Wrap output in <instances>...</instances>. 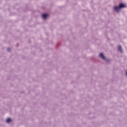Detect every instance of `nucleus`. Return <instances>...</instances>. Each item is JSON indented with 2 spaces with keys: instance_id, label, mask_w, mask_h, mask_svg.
<instances>
[{
  "instance_id": "nucleus-5",
  "label": "nucleus",
  "mask_w": 127,
  "mask_h": 127,
  "mask_svg": "<svg viewBox=\"0 0 127 127\" xmlns=\"http://www.w3.org/2000/svg\"><path fill=\"white\" fill-rule=\"evenodd\" d=\"M118 51H119L120 52H123V51L122 50V46H118Z\"/></svg>"
},
{
  "instance_id": "nucleus-1",
  "label": "nucleus",
  "mask_w": 127,
  "mask_h": 127,
  "mask_svg": "<svg viewBox=\"0 0 127 127\" xmlns=\"http://www.w3.org/2000/svg\"><path fill=\"white\" fill-rule=\"evenodd\" d=\"M123 7H126V5L123 3H120L119 6H115L114 7V9L115 10H116V11H119Z\"/></svg>"
},
{
  "instance_id": "nucleus-2",
  "label": "nucleus",
  "mask_w": 127,
  "mask_h": 127,
  "mask_svg": "<svg viewBox=\"0 0 127 127\" xmlns=\"http://www.w3.org/2000/svg\"><path fill=\"white\" fill-rule=\"evenodd\" d=\"M100 57H101V58L102 59H103V60H105V57L104 56V55L103 54V53H100L99 55Z\"/></svg>"
},
{
  "instance_id": "nucleus-6",
  "label": "nucleus",
  "mask_w": 127,
  "mask_h": 127,
  "mask_svg": "<svg viewBox=\"0 0 127 127\" xmlns=\"http://www.w3.org/2000/svg\"><path fill=\"white\" fill-rule=\"evenodd\" d=\"M7 51H10V48H8L7 49Z\"/></svg>"
},
{
  "instance_id": "nucleus-3",
  "label": "nucleus",
  "mask_w": 127,
  "mask_h": 127,
  "mask_svg": "<svg viewBox=\"0 0 127 127\" xmlns=\"http://www.w3.org/2000/svg\"><path fill=\"white\" fill-rule=\"evenodd\" d=\"M48 16V14H43L42 15V17L44 19H45V18H46V17H47Z\"/></svg>"
},
{
  "instance_id": "nucleus-4",
  "label": "nucleus",
  "mask_w": 127,
  "mask_h": 127,
  "mask_svg": "<svg viewBox=\"0 0 127 127\" xmlns=\"http://www.w3.org/2000/svg\"><path fill=\"white\" fill-rule=\"evenodd\" d=\"M10 122H11V119L10 118H7L6 120V122L7 123H10Z\"/></svg>"
}]
</instances>
